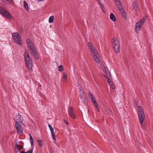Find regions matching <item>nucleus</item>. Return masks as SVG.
<instances>
[{
  "label": "nucleus",
  "mask_w": 153,
  "mask_h": 153,
  "mask_svg": "<svg viewBox=\"0 0 153 153\" xmlns=\"http://www.w3.org/2000/svg\"><path fill=\"white\" fill-rule=\"evenodd\" d=\"M25 61V64L29 70L32 69V68L33 64L32 61L30 57L29 51H26L24 55Z\"/></svg>",
  "instance_id": "nucleus-1"
},
{
  "label": "nucleus",
  "mask_w": 153,
  "mask_h": 153,
  "mask_svg": "<svg viewBox=\"0 0 153 153\" xmlns=\"http://www.w3.org/2000/svg\"><path fill=\"white\" fill-rule=\"evenodd\" d=\"M147 17L146 16H145L142 19L138 21L136 24L135 29L137 33H138L139 31L140 28L145 22Z\"/></svg>",
  "instance_id": "nucleus-2"
},
{
  "label": "nucleus",
  "mask_w": 153,
  "mask_h": 153,
  "mask_svg": "<svg viewBox=\"0 0 153 153\" xmlns=\"http://www.w3.org/2000/svg\"><path fill=\"white\" fill-rule=\"evenodd\" d=\"M90 51L96 62L97 63H100V57L96 49L90 48Z\"/></svg>",
  "instance_id": "nucleus-3"
},
{
  "label": "nucleus",
  "mask_w": 153,
  "mask_h": 153,
  "mask_svg": "<svg viewBox=\"0 0 153 153\" xmlns=\"http://www.w3.org/2000/svg\"><path fill=\"white\" fill-rule=\"evenodd\" d=\"M0 12L1 15L6 18L11 19L12 18V16L10 13L1 6H0Z\"/></svg>",
  "instance_id": "nucleus-4"
},
{
  "label": "nucleus",
  "mask_w": 153,
  "mask_h": 153,
  "mask_svg": "<svg viewBox=\"0 0 153 153\" xmlns=\"http://www.w3.org/2000/svg\"><path fill=\"white\" fill-rule=\"evenodd\" d=\"M12 37L16 43L19 45H22L23 44L20 36L17 33H13L12 34Z\"/></svg>",
  "instance_id": "nucleus-5"
},
{
  "label": "nucleus",
  "mask_w": 153,
  "mask_h": 153,
  "mask_svg": "<svg viewBox=\"0 0 153 153\" xmlns=\"http://www.w3.org/2000/svg\"><path fill=\"white\" fill-rule=\"evenodd\" d=\"M112 46L113 48H119L120 45L117 38L115 37L111 39Z\"/></svg>",
  "instance_id": "nucleus-6"
},
{
  "label": "nucleus",
  "mask_w": 153,
  "mask_h": 153,
  "mask_svg": "<svg viewBox=\"0 0 153 153\" xmlns=\"http://www.w3.org/2000/svg\"><path fill=\"white\" fill-rule=\"evenodd\" d=\"M15 126L17 130V132L19 134H22L23 133V128L18 122L15 121Z\"/></svg>",
  "instance_id": "nucleus-7"
},
{
  "label": "nucleus",
  "mask_w": 153,
  "mask_h": 153,
  "mask_svg": "<svg viewBox=\"0 0 153 153\" xmlns=\"http://www.w3.org/2000/svg\"><path fill=\"white\" fill-rule=\"evenodd\" d=\"M118 7V8L120 12L122 13V14L123 16H125V13L124 12V10L123 8V6L121 2L116 4Z\"/></svg>",
  "instance_id": "nucleus-8"
},
{
  "label": "nucleus",
  "mask_w": 153,
  "mask_h": 153,
  "mask_svg": "<svg viewBox=\"0 0 153 153\" xmlns=\"http://www.w3.org/2000/svg\"><path fill=\"white\" fill-rule=\"evenodd\" d=\"M26 42L28 48H34V45L30 39H27Z\"/></svg>",
  "instance_id": "nucleus-9"
},
{
  "label": "nucleus",
  "mask_w": 153,
  "mask_h": 153,
  "mask_svg": "<svg viewBox=\"0 0 153 153\" xmlns=\"http://www.w3.org/2000/svg\"><path fill=\"white\" fill-rule=\"evenodd\" d=\"M30 49H31L30 50V53L32 54L34 57L36 59H38L39 56L36 48Z\"/></svg>",
  "instance_id": "nucleus-10"
},
{
  "label": "nucleus",
  "mask_w": 153,
  "mask_h": 153,
  "mask_svg": "<svg viewBox=\"0 0 153 153\" xmlns=\"http://www.w3.org/2000/svg\"><path fill=\"white\" fill-rule=\"evenodd\" d=\"M30 49H31L30 50V53L32 54L34 57L36 59H38L39 56L36 48Z\"/></svg>",
  "instance_id": "nucleus-11"
},
{
  "label": "nucleus",
  "mask_w": 153,
  "mask_h": 153,
  "mask_svg": "<svg viewBox=\"0 0 153 153\" xmlns=\"http://www.w3.org/2000/svg\"><path fill=\"white\" fill-rule=\"evenodd\" d=\"M73 108L71 107H70L68 110V114L70 116L74 119H75V116L73 113Z\"/></svg>",
  "instance_id": "nucleus-12"
},
{
  "label": "nucleus",
  "mask_w": 153,
  "mask_h": 153,
  "mask_svg": "<svg viewBox=\"0 0 153 153\" xmlns=\"http://www.w3.org/2000/svg\"><path fill=\"white\" fill-rule=\"evenodd\" d=\"M138 118L139 120V122L141 124V125L142 126L143 121L144 120L145 118V114H142L140 115H138Z\"/></svg>",
  "instance_id": "nucleus-13"
},
{
  "label": "nucleus",
  "mask_w": 153,
  "mask_h": 153,
  "mask_svg": "<svg viewBox=\"0 0 153 153\" xmlns=\"http://www.w3.org/2000/svg\"><path fill=\"white\" fill-rule=\"evenodd\" d=\"M103 70L106 75L105 77L111 76V74L110 72L107 68L106 67H104L103 68Z\"/></svg>",
  "instance_id": "nucleus-14"
},
{
  "label": "nucleus",
  "mask_w": 153,
  "mask_h": 153,
  "mask_svg": "<svg viewBox=\"0 0 153 153\" xmlns=\"http://www.w3.org/2000/svg\"><path fill=\"white\" fill-rule=\"evenodd\" d=\"M138 115L144 114L143 108L141 106H138L137 108Z\"/></svg>",
  "instance_id": "nucleus-15"
},
{
  "label": "nucleus",
  "mask_w": 153,
  "mask_h": 153,
  "mask_svg": "<svg viewBox=\"0 0 153 153\" xmlns=\"http://www.w3.org/2000/svg\"><path fill=\"white\" fill-rule=\"evenodd\" d=\"M23 147L20 145H19L18 143H16L15 146V149L16 151L18 152L22 149Z\"/></svg>",
  "instance_id": "nucleus-16"
},
{
  "label": "nucleus",
  "mask_w": 153,
  "mask_h": 153,
  "mask_svg": "<svg viewBox=\"0 0 153 153\" xmlns=\"http://www.w3.org/2000/svg\"><path fill=\"white\" fill-rule=\"evenodd\" d=\"M79 91L80 92V97L81 99L82 100H83L84 99H85V94L83 93V91H81V88H79Z\"/></svg>",
  "instance_id": "nucleus-17"
},
{
  "label": "nucleus",
  "mask_w": 153,
  "mask_h": 153,
  "mask_svg": "<svg viewBox=\"0 0 153 153\" xmlns=\"http://www.w3.org/2000/svg\"><path fill=\"white\" fill-rule=\"evenodd\" d=\"M3 4L5 5L11 4L13 2L12 0H2Z\"/></svg>",
  "instance_id": "nucleus-18"
},
{
  "label": "nucleus",
  "mask_w": 153,
  "mask_h": 153,
  "mask_svg": "<svg viewBox=\"0 0 153 153\" xmlns=\"http://www.w3.org/2000/svg\"><path fill=\"white\" fill-rule=\"evenodd\" d=\"M17 120L20 123H22L23 121V119L22 116L20 115L19 114L16 116Z\"/></svg>",
  "instance_id": "nucleus-19"
},
{
  "label": "nucleus",
  "mask_w": 153,
  "mask_h": 153,
  "mask_svg": "<svg viewBox=\"0 0 153 153\" xmlns=\"http://www.w3.org/2000/svg\"><path fill=\"white\" fill-rule=\"evenodd\" d=\"M110 19L112 21H113V22H115L116 20V18L114 15L113 13H110Z\"/></svg>",
  "instance_id": "nucleus-20"
},
{
  "label": "nucleus",
  "mask_w": 153,
  "mask_h": 153,
  "mask_svg": "<svg viewBox=\"0 0 153 153\" xmlns=\"http://www.w3.org/2000/svg\"><path fill=\"white\" fill-rule=\"evenodd\" d=\"M132 4L133 6L134 9L136 10H139V8L138 6L137 5L136 2L135 1H133L132 3Z\"/></svg>",
  "instance_id": "nucleus-21"
},
{
  "label": "nucleus",
  "mask_w": 153,
  "mask_h": 153,
  "mask_svg": "<svg viewBox=\"0 0 153 153\" xmlns=\"http://www.w3.org/2000/svg\"><path fill=\"white\" fill-rule=\"evenodd\" d=\"M24 6L26 10L28 11L29 10L28 5L26 1H24Z\"/></svg>",
  "instance_id": "nucleus-22"
},
{
  "label": "nucleus",
  "mask_w": 153,
  "mask_h": 153,
  "mask_svg": "<svg viewBox=\"0 0 153 153\" xmlns=\"http://www.w3.org/2000/svg\"><path fill=\"white\" fill-rule=\"evenodd\" d=\"M67 79V75L66 73H64L63 77V80L64 82H65Z\"/></svg>",
  "instance_id": "nucleus-23"
},
{
  "label": "nucleus",
  "mask_w": 153,
  "mask_h": 153,
  "mask_svg": "<svg viewBox=\"0 0 153 153\" xmlns=\"http://www.w3.org/2000/svg\"><path fill=\"white\" fill-rule=\"evenodd\" d=\"M54 16H51L49 18V22L50 23L53 22L54 20Z\"/></svg>",
  "instance_id": "nucleus-24"
},
{
  "label": "nucleus",
  "mask_w": 153,
  "mask_h": 153,
  "mask_svg": "<svg viewBox=\"0 0 153 153\" xmlns=\"http://www.w3.org/2000/svg\"><path fill=\"white\" fill-rule=\"evenodd\" d=\"M37 142L39 143V146L40 147H42L43 145V142L42 140H38Z\"/></svg>",
  "instance_id": "nucleus-25"
},
{
  "label": "nucleus",
  "mask_w": 153,
  "mask_h": 153,
  "mask_svg": "<svg viewBox=\"0 0 153 153\" xmlns=\"http://www.w3.org/2000/svg\"><path fill=\"white\" fill-rule=\"evenodd\" d=\"M33 152V149H31L29 151L25 152H24V151H21L20 152V153H32Z\"/></svg>",
  "instance_id": "nucleus-26"
},
{
  "label": "nucleus",
  "mask_w": 153,
  "mask_h": 153,
  "mask_svg": "<svg viewBox=\"0 0 153 153\" xmlns=\"http://www.w3.org/2000/svg\"><path fill=\"white\" fill-rule=\"evenodd\" d=\"M59 71L61 72L63 70V68L62 65H60L59 67Z\"/></svg>",
  "instance_id": "nucleus-27"
},
{
  "label": "nucleus",
  "mask_w": 153,
  "mask_h": 153,
  "mask_svg": "<svg viewBox=\"0 0 153 153\" xmlns=\"http://www.w3.org/2000/svg\"><path fill=\"white\" fill-rule=\"evenodd\" d=\"M29 135L30 140V143L32 145L33 144V139L32 136L31 135L29 134Z\"/></svg>",
  "instance_id": "nucleus-28"
},
{
  "label": "nucleus",
  "mask_w": 153,
  "mask_h": 153,
  "mask_svg": "<svg viewBox=\"0 0 153 153\" xmlns=\"http://www.w3.org/2000/svg\"><path fill=\"white\" fill-rule=\"evenodd\" d=\"M109 76H106L105 77L107 78V81L108 82V84L110 85H111V80L109 79L108 78Z\"/></svg>",
  "instance_id": "nucleus-29"
},
{
  "label": "nucleus",
  "mask_w": 153,
  "mask_h": 153,
  "mask_svg": "<svg viewBox=\"0 0 153 153\" xmlns=\"http://www.w3.org/2000/svg\"><path fill=\"white\" fill-rule=\"evenodd\" d=\"M90 99L91 100V102L93 103H94L96 102V101H95V99L94 98V96L93 97L91 98Z\"/></svg>",
  "instance_id": "nucleus-30"
},
{
  "label": "nucleus",
  "mask_w": 153,
  "mask_h": 153,
  "mask_svg": "<svg viewBox=\"0 0 153 153\" xmlns=\"http://www.w3.org/2000/svg\"><path fill=\"white\" fill-rule=\"evenodd\" d=\"M88 94L90 98H91L93 97L92 94L90 92H89Z\"/></svg>",
  "instance_id": "nucleus-31"
},
{
  "label": "nucleus",
  "mask_w": 153,
  "mask_h": 153,
  "mask_svg": "<svg viewBox=\"0 0 153 153\" xmlns=\"http://www.w3.org/2000/svg\"><path fill=\"white\" fill-rule=\"evenodd\" d=\"M114 50L116 53H117L120 52L119 48H114Z\"/></svg>",
  "instance_id": "nucleus-32"
},
{
  "label": "nucleus",
  "mask_w": 153,
  "mask_h": 153,
  "mask_svg": "<svg viewBox=\"0 0 153 153\" xmlns=\"http://www.w3.org/2000/svg\"><path fill=\"white\" fill-rule=\"evenodd\" d=\"M88 48H92V45L91 42H89L88 43Z\"/></svg>",
  "instance_id": "nucleus-33"
},
{
  "label": "nucleus",
  "mask_w": 153,
  "mask_h": 153,
  "mask_svg": "<svg viewBox=\"0 0 153 153\" xmlns=\"http://www.w3.org/2000/svg\"><path fill=\"white\" fill-rule=\"evenodd\" d=\"M93 104L95 106L96 108L99 107V105H97V102H96Z\"/></svg>",
  "instance_id": "nucleus-34"
},
{
  "label": "nucleus",
  "mask_w": 153,
  "mask_h": 153,
  "mask_svg": "<svg viewBox=\"0 0 153 153\" xmlns=\"http://www.w3.org/2000/svg\"><path fill=\"white\" fill-rule=\"evenodd\" d=\"M100 5L101 6V7L102 10L103 11V12H104V9L103 6L102 4H101V5Z\"/></svg>",
  "instance_id": "nucleus-35"
},
{
  "label": "nucleus",
  "mask_w": 153,
  "mask_h": 153,
  "mask_svg": "<svg viewBox=\"0 0 153 153\" xmlns=\"http://www.w3.org/2000/svg\"><path fill=\"white\" fill-rule=\"evenodd\" d=\"M48 127H49L50 130H51V129H53V127H52V126H51V125L50 124H49L48 125Z\"/></svg>",
  "instance_id": "nucleus-36"
},
{
  "label": "nucleus",
  "mask_w": 153,
  "mask_h": 153,
  "mask_svg": "<svg viewBox=\"0 0 153 153\" xmlns=\"http://www.w3.org/2000/svg\"><path fill=\"white\" fill-rule=\"evenodd\" d=\"M52 137L54 141L56 140L55 137V134H52Z\"/></svg>",
  "instance_id": "nucleus-37"
},
{
  "label": "nucleus",
  "mask_w": 153,
  "mask_h": 153,
  "mask_svg": "<svg viewBox=\"0 0 153 153\" xmlns=\"http://www.w3.org/2000/svg\"><path fill=\"white\" fill-rule=\"evenodd\" d=\"M51 134H55L53 129H51Z\"/></svg>",
  "instance_id": "nucleus-38"
},
{
  "label": "nucleus",
  "mask_w": 153,
  "mask_h": 153,
  "mask_svg": "<svg viewBox=\"0 0 153 153\" xmlns=\"http://www.w3.org/2000/svg\"><path fill=\"white\" fill-rule=\"evenodd\" d=\"M116 3L117 4L120 2V0H114Z\"/></svg>",
  "instance_id": "nucleus-39"
},
{
  "label": "nucleus",
  "mask_w": 153,
  "mask_h": 153,
  "mask_svg": "<svg viewBox=\"0 0 153 153\" xmlns=\"http://www.w3.org/2000/svg\"><path fill=\"white\" fill-rule=\"evenodd\" d=\"M110 85L112 89H115V87L113 85L111 84Z\"/></svg>",
  "instance_id": "nucleus-40"
},
{
  "label": "nucleus",
  "mask_w": 153,
  "mask_h": 153,
  "mask_svg": "<svg viewBox=\"0 0 153 153\" xmlns=\"http://www.w3.org/2000/svg\"><path fill=\"white\" fill-rule=\"evenodd\" d=\"M98 2V4L100 5H101V4H101V3L100 2V0H97Z\"/></svg>",
  "instance_id": "nucleus-41"
},
{
  "label": "nucleus",
  "mask_w": 153,
  "mask_h": 153,
  "mask_svg": "<svg viewBox=\"0 0 153 153\" xmlns=\"http://www.w3.org/2000/svg\"><path fill=\"white\" fill-rule=\"evenodd\" d=\"M65 122L67 125H69V123L68 122H67L66 120H65Z\"/></svg>",
  "instance_id": "nucleus-42"
},
{
  "label": "nucleus",
  "mask_w": 153,
  "mask_h": 153,
  "mask_svg": "<svg viewBox=\"0 0 153 153\" xmlns=\"http://www.w3.org/2000/svg\"><path fill=\"white\" fill-rule=\"evenodd\" d=\"M97 111L99 112H100V108H99V107H98V108H96Z\"/></svg>",
  "instance_id": "nucleus-43"
},
{
  "label": "nucleus",
  "mask_w": 153,
  "mask_h": 153,
  "mask_svg": "<svg viewBox=\"0 0 153 153\" xmlns=\"http://www.w3.org/2000/svg\"><path fill=\"white\" fill-rule=\"evenodd\" d=\"M43 0H38V1H43Z\"/></svg>",
  "instance_id": "nucleus-44"
},
{
  "label": "nucleus",
  "mask_w": 153,
  "mask_h": 153,
  "mask_svg": "<svg viewBox=\"0 0 153 153\" xmlns=\"http://www.w3.org/2000/svg\"><path fill=\"white\" fill-rule=\"evenodd\" d=\"M13 120H15V121L16 120H15V118L14 117V118H13Z\"/></svg>",
  "instance_id": "nucleus-45"
}]
</instances>
